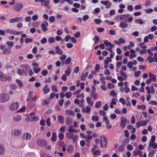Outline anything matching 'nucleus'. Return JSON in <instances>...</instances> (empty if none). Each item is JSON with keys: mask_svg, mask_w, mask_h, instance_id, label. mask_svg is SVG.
<instances>
[{"mask_svg": "<svg viewBox=\"0 0 157 157\" xmlns=\"http://www.w3.org/2000/svg\"><path fill=\"white\" fill-rule=\"evenodd\" d=\"M10 99V96L6 93L0 94V102L8 101Z\"/></svg>", "mask_w": 157, "mask_h": 157, "instance_id": "1", "label": "nucleus"}, {"mask_svg": "<svg viewBox=\"0 0 157 157\" xmlns=\"http://www.w3.org/2000/svg\"><path fill=\"white\" fill-rule=\"evenodd\" d=\"M107 139L105 136H103L100 137V145L101 147L103 148L106 147L107 145Z\"/></svg>", "mask_w": 157, "mask_h": 157, "instance_id": "2", "label": "nucleus"}, {"mask_svg": "<svg viewBox=\"0 0 157 157\" xmlns=\"http://www.w3.org/2000/svg\"><path fill=\"white\" fill-rule=\"evenodd\" d=\"M11 79V78L8 76H6L5 74L0 71V81L6 82L7 81H10Z\"/></svg>", "mask_w": 157, "mask_h": 157, "instance_id": "3", "label": "nucleus"}, {"mask_svg": "<svg viewBox=\"0 0 157 157\" xmlns=\"http://www.w3.org/2000/svg\"><path fill=\"white\" fill-rule=\"evenodd\" d=\"M23 6V4L21 2L17 3L13 6V9L16 11L19 12L22 8Z\"/></svg>", "mask_w": 157, "mask_h": 157, "instance_id": "4", "label": "nucleus"}, {"mask_svg": "<svg viewBox=\"0 0 157 157\" xmlns=\"http://www.w3.org/2000/svg\"><path fill=\"white\" fill-rule=\"evenodd\" d=\"M120 126L122 128H124L125 127V124L126 122H128V123H129V121H127V119L124 117H121Z\"/></svg>", "mask_w": 157, "mask_h": 157, "instance_id": "5", "label": "nucleus"}, {"mask_svg": "<svg viewBox=\"0 0 157 157\" xmlns=\"http://www.w3.org/2000/svg\"><path fill=\"white\" fill-rule=\"evenodd\" d=\"M19 104L17 102H14L10 106L9 109L11 110H15L19 108Z\"/></svg>", "mask_w": 157, "mask_h": 157, "instance_id": "6", "label": "nucleus"}, {"mask_svg": "<svg viewBox=\"0 0 157 157\" xmlns=\"http://www.w3.org/2000/svg\"><path fill=\"white\" fill-rule=\"evenodd\" d=\"M47 141L44 139H39L37 141V144L40 146L43 147L47 144Z\"/></svg>", "mask_w": 157, "mask_h": 157, "instance_id": "7", "label": "nucleus"}, {"mask_svg": "<svg viewBox=\"0 0 157 157\" xmlns=\"http://www.w3.org/2000/svg\"><path fill=\"white\" fill-rule=\"evenodd\" d=\"M33 66V69L36 73H38L40 70V69L38 67L39 65L36 63H34L32 64Z\"/></svg>", "mask_w": 157, "mask_h": 157, "instance_id": "8", "label": "nucleus"}, {"mask_svg": "<svg viewBox=\"0 0 157 157\" xmlns=\"http://www.w3.org/2000/svg\"><path fill=\"white\" fill-rule=\"evenodd\" d=\"M6 32L7 33H10L11 34H13L14 35H19L23 33L21 31H17L12 29H7Z\"/></svg>", "mask_w": 157, "mask_h": 157, "instance_id": "9", "label": "nucleus"}, {"mask_svg": "<svg viewBox=\"0 0 157 157\" xmlns=\"http://www.w3.org/2000/svg\"><path fill=\"white\" fill-rule=\"evenodd\" d=\"M22 20V18L21 17H16L14 18H12L9 21L10 22L13 23L15 22H20Z\"/></svg>", "mask_w": 157, "mask_h": 157, "instance_id": "10", "label": "nucleus"}, {"mask_svg": "<svg viewBox=\"0 0 157 157\" xmlns=\"http://www.w3.org/2000/svg\"><path fill=\"white\" fill-rule=\"evenodd\" d=\"M48 26V24L47 21H44L41 25V27L42 28V30L44 32H46L48 31L47 27Z\"/></svg>", "mask_w": 157, "mask_h": 157, "instance_id": "11", "label": "nucleus"}, {"mask_svg": "<svg viewBox=\"0 0 157 157\" xmlns=\"http://www.w3.org/2000/svg\"><path fill=\"white\" fill-rule=\"evenodd\" d=\"M31 134L28 132L24 133L23 135V139L26 140H30L31 138Z\"/></svg>", "mask_w": 157, "mask_h": 157, "instance_id": "12", "label": "nucleus"}, {"mask_svg": "<svg viewBox=\"0 0 157 157\" xmlns=\"http://www.w3.org/2000/svg\"><path fill=\"white\" fill-rule=\"evenodd\" d=\"M50 2V0H46L43 3H41L40 5L41 6L44 5L47 9H50L51 8Z\"/></svg>", "mask_w": 157, "mask_h": 157, "instance_id": "13", "label": "nucleus"}, {"mask_svg": "<svg viewBox=\"0 0 157 157\" xmlns=\"http://www.w3.org/2000/svg\"><path fill=\"white\" fill-rule=\"evenodd\" d=\"M74 149V147L72 145H70L67 147V151L68 153L71 154L73 152Z\"/></svg>", "mask_w": 157, "mask_h": 157, "instance_id": "14", "label": "nucleus"}, {"mask_svg": "<svg viewBox=\"0 0 157 157\" xmlns=\"http://www.w3.org/2000/svg\"><path fill=\"white\" fill-rule=\"evenodd\" d=\"M72 122V118L69 117H67L66 119L65 123L66 125H69L71 124Z\"/></svg>", "mask_w": 157, "mask_h": 157, "instance_id": "15", "label": "nucleus"}, {"mask_svg": "<svg viewBox=\"0 0 157 157\" xmlns=\"http://www.w3.org/2000/svg\"><path fill=\"white\" fill-rule=\"evenodd\" d=\"M48 85H46L43 88V91L44 94L48 93L50 90V89L48 87Z\"/></svg>", "mask_w": 157, "mask_h": 157, "instance_id": "16", "label": "nucleus"}, {"mask_svg": "<svg viewBox=\"0 0 157 157\" xmlns=\"http://www.w3.org/2000/svg\"><path fill=\"white\" fill-rule=\"evenodd\" d=\"M104 44L105 46L107 47L108 46L111 47H114V46L113 44H112L110 42L107 40H105L104 41Z\"/></svg>", "mask_w": 157, "mask_h": 157, "instance_id": "17", "label": "nucleus"}, {"mask_svg": "<svg viewBox=\"0 0 157 157\" xmlns=\"http://www.w3.org/2000/svg\"><path fill=\"white\" fill-rule=\"evenodd\" d=\"M68 130L69 132L71 133H78V131L74 129L73 126L70 125L68 127Z\"/></svg>", "mask_w": 157, "mask_h": 157, "instance_id": "18", "label": "nucleus"}, {"mask_svg": "<svg viewBox=\"0 0 157 157\" xmlns=\"http://www.w3.org/2000/svg\"><path fill=\"white\" fill-rule=\"evenodd\" d=\"M57 138V135L56 132H53L52 133L51 140L52 142H55L56 141Z\"/></svg>", "mask_w": 157, "mask_h": 157, "instance_id": "19", "label": "nucleus"}, {"mask_svg": "<svg viewBox=\"0 0 157 157\" xmlns=\"http://www.w3.org/2000/svg\"><path fill=\"white\" fill-rule=\"evenodd\" d=\"M55 50L56 53L59 55H62L63 54V51L59 48V46H56L55 48Z\"/></svg>", "mask_w": 157, "mask_h": 157, "instance_id": "20", "label": "nucleus"}, {"mask_svg": "<svg viewBox=\"0 0 157 157\" xmlns=\"http://www.w3.org/2000/svg\"><path fill=\"white\" fill-rule=\"evenodd\" d=\"M71 71V69L70 67L68 66L67 68V69L64 71L65 73H66V75L68 76H69Z\"/></svg>", "mask_w": 157, "mask_h": 157, "instance_id": "21", "label": "nucleus"}, {"mask_svg": "<svg viewBox=\"0 0 157 157\" xmlns=\"http://www.w3.org/2000/svg\"><path fill=\"white\" fill-rule=\"evenodd\" d=\"M65 113L67 115L74 116L75 115V112L72 110H67L65 111Z\"/></svg>", "mask_w": 157, "mask_h": 157, "instance_id": "22", "label": "nucleus"}, {"mask_svg": "<svg viewBox=\"0 0 157 157\" xmlns=\"http://www.w3.org/2000/svg\"><path fill=\"white\" fill-rule=\"evenodd\" d=\"M149 78L153 80L154 82H155L156 81V77L155 75L152 74L150 73H149Z\"/></svg>", "mask_w": 157, "mask_h": 157, "instance_id": "23", "label": "nucleus"}, {"mask_svg": "<svg viewBox=\"0 0 157 157\" xmlns=\"http://www.w3.org/2000/svg\"><path fill=\"white\" fill-rule=\"evenodd\" d=\"M88 74V72H86L85 74H82V75L81 76V80L83 81H85V78L87 77Z\"/></svg>", "mask_w": 157, "mask_h": 157, "instance_id": "24", "label": "nucleus"}, {"mask_svg": "<svg viewBox=\"0 0 157 157\" xmlns=\"http://www.w3.org/2000/svg\"><path fill=\"white\" fill-rule=\"evenodd\" d=\"M21 133V131L19 129H15L14 131V135L16 136H18Z\"/></svg>", "mask_w": 157, "mask_h": 157, "instance_id": "25", "label": "nucleus"}, {"mask_svg": "<svg viewBox=\"0 0 157 157\" xmlns=\"http://www.w3.org/2000/svg\"><path fill=\"white\" fill-rule=\"evenodd\" d=\"M21 115H17L13 117V119L15 121H18L21 120Z\"/></svg>", "mask_w": 157, "mask_h": 157, "instance_id": "26", "label": "nucleus"}, {"mask_svg": "<svg viewBox=\"0 0 157 157\" xmlns=\"http://www.w3.org/2000/svg\"><path fill=\"white\" fill-rule=\"evenodd\" d=\"M58 119L59 122L61 124H62L64 122V118L61 115H59L58 116Z\"/></svg>", "mask_w": 157, "mask_h": 157, "instance_id": "27", "label": "nucleus"}, {"mask_svg": "<svg viewBox=\"0 0 157 157\" xmlns=\"http://www.w3.org/2000/svg\"><path fill=\"white\" fill-rule=\"evenodd\" d=\"M91 110V109L88 106H86V109L85 108L82 109V111L83 113L86 112L87 113H89L90 112Z\"/></svg>", "mask_w": 157, "mask_h": 157, "instance_id": "28", "label": "nucleus"}, {"mask_svg": "<svg viewBox=\"0 0 157 157\" xmlns=\"http://www.w3.org/2000/svg\"><path fill=\"white\" fill-rule=\"evenodd\" d=\"M128 24L125 22H121L120 23L119 26L121 28L124 29L128 27Z\"/></svg>", "mask_w": 157, "mask_h": 157, "instance_id": "29", "label": "nucleus"}, {"mask_svg": "<svg viewBox=\"0 0 157 157\" xmlns=\"http://www.w3.org/2000/svg\"><path fill=\"white\" fill-rule=\"evenodd\" d=\"M30 118V119L29 120L27 119V121L30 120L31 121H36L38 120V117L36 116H32Z\"/></svg>", "mask_w": 157, "mask_h": 157, "instance_id": "30", "label": "nucleus"}, {"mask_svg": "<svg viewBox=\"0 0 157 157\" xmlns=\"http://www.w3.org/2000/svg\"><path fill=\"white\" fill-rule=\"evenodd\" d=\"M137 108L138 109H141L143 110H145L146 109V106L144 105H138L137 106Z\"/></svg>", "mask_w": 157, "mask_h": 157, "instance_id": "31", "label": "nucleus"}, {"mask_svg": "<svg viewBox=\"0 0 157 157\" xmlns=\"http://www.w3.org/2000/svg\"><path fill=\"white\" fill-rule=\"evenodd\" d=\"M60 146L62 147V150L63 152H65L66 151V145L64 144L63 142H61L60 143Z\"/></svg>", "mask_w": 157, "mask_h": 157, "instance_id": "32", "label": "nucleus"}, {"mask_svg": "<svg viewBox=\"0 0 157 157\" xmlns=\"http://www.w3.org/2000/svg\"><path fill=\"white\" fill-rule=\"evenodd\" d=\"M48 41L49 44H52L55 41V40L54 37H50L48 39Z\"/></svg>", "mask_w": 157, "mask_h": 157, "instance_id": "33", "label": "nucleus"}, {"mask_svg": "<svg viewBox=\"0 0 157 157\" xmlns=\"http://www.w3.org/2000/svg\"><path fill=\"white\" fill-rule=\"evenodd\" d=\"M5 151V149L4 147L2 145H0V155L4 154Z\"/></svg>", "mask_w": 157, "mask_h": 157, "instance_id": "34", "label": "nucleus"}, {"mask_svg": "<svg viewBox=\"0 0 157 157\" xmlns=\"http://www.w3.org/2000/svg\"><path fill=\"white\" fill-rule=\"evenodd\" d=\"M120 73L122 76L125 79H127V75H126L125 72H124L122 70H120Z\"/></svg>", "mask_w": 157, "mask_h": 157, "instance_id": "35", "label": "nucleus"}, {"mask_svg": "<svg viewBox=\"0 0 157 157\" xmlns=\"http://www.w3.org/2000/svg\"><path fill=\"white\" fill-rule=\"evenodd\" d=\"M151 147L153 149H156L157 148V144H156L152 143L150 142L149 144V147Z\"/></svg>", "mask_w": 157, "mask_h": 157, "instance_id": "36", "label": "nucleus"}, {"mask_svg": "<svg viewBox=\"0 0 157 157\" xmlns=\"http://www.w3.org/2000/svg\"><path fill=\"white\" fill-rule=\"evenodd\" d=\"M95 70L93 71H91V74L93 75H95L96 74V71H98V64H97L95 67Z\"/></svg>", "mask_w": 157, "mask_h": 157, "instance_id": "37", "label": "nucleus"}, {"mask_svg": "<svg viewBox=\"0 0 157 157\" xmlns=\"http://www.w3.org/2000/svg\"><path fill=\"white\" fill-rule=\"evenodd\" d=\"M115 19L117 21H121L123 20V14L116 16Z\"/></svg>", "mask_w": 157, "mask_h": 157, "instance_id": "38", "label": "nucleus"}, {"mask_svg": "<svg viewBox=\"0 0 157 157\" xmlns=\"http://www.w3.org/2000/svg\"><path fill=\"white\" fill-rule=\"evenodd\" d=\"M10 49L5 48L3 50L2 53L3 54H7L10 52Z\"/></svg>", "mask_w": 157, "mask_h": 157, "instance_id": "39", "label": "nucleus"}, {"mask_svg": "<svg viewBox=\"0 0 157 157\" xmlns=\"http://www.w3.org/2000/svg\"><path fill=\"white\" fill-rule=\"evenodd\" d=\"M66 136L68 139H71L73 138V136H74V135L69 132H67L66 134Z\"/></svg>", "mask_w": 157, "mask_h": 157, "instance_id": "40", "label": "nucleus"}, {"mask_svg": "<svg viewBox=\"0 0 157 157\" xmlns=\"http://www.w3.org/2000/svg\"><path fill=\"white\" fill-rule=\"evenodd\" d=\"M110 96H112L113 97H117V93L115 92L114 90H112L111 91L110 93Z\"/></svg>", "mask_w": 157, "mask_h": 157, "instance_id": "41", "label": "nucleus"}, {"mask_svg": "<svg viewBox=\"0 0 157 157\" xmlns=\"http://www.w3.org/2000/svg\"><path fill=\"white\" fill-rule=\"evenodd\" d=\"M91 98L90 97H88L86 98V100L87 103L91 105H92L93 104V102H91L90 101Z\"/></svg>", "mask_w": 157, "mask_h": 157, "instance_id": "42", "label": "nucleus"}, {"mask_svg": "<svg viewBox=\"0 0 157 157\" xmlns=\"http://www.w3.org/2000/svg\"><path fill=\"white\" fill-rule=\"evenodd\" d=\"M72 96V94L70 92H67L65 94L66 97L68 99L70 98Z\"/></svg>", "mask_w": 157, "mask_h": 157, "instance_id": "43", "label": "nucleus"}, {"mask_svg": "<svg viewBox=\"0 0 157 157\" xmlns=\"http://www.w3.org/2000/svg\"><path fill=\"white\" fill-rule=\"evenodd\" d=\"M130 15L128 14H123V20L126 21L127 19L129 17Z\"/></svg>", "mask_w": 157, "mask_h": 157, "instance_id": "44", "label": "nucleus"}, {"mask_svg": "<svg viewBox=\"0 0 157 157\" xmlns=\"http://www.w3.org/2000/svg\"><path fill=\"white\" fill-rule=\"evenodd\" d=\"M144 43H141L139 44V46L142 49H145L147 48V47L146 45H144Z\"/></svg>", "mask_w": 157, "mask_h": 157, "instance_id": "45", "label": "nucleus"}, {"mask_svg": "<svg viewBox=\"0 0 157 157\" xmlns=\"http://www.w3.org/2000/svg\"><path fill=\"white\" fill-rule=\"evenodd\" d=\"M155 150H152L150 151L148 154L149 157H153L155 154Z\"/></svg>", "mask_w": 157, "mask_h": 157, "instance_id": "46", "label": "nucleus"}, {"mask_svg": "<svg viewBox=\"0 0 157 157\" xmlns=\"http://www.w3.org/2000/svg\"><path fill=\"white\" fill-rule=\"evenodd\" d=\"M102 83L103 84V85H101V88L103 90H106V86L105 85V81H103L102 82Z\"/></svg>", "mask_w": 157, "mask_h": 157, "instance_id": "47", "label": "nucleus"}, {"mask_svg": "<svg viewBox=\"0 0 157 157\" xmlns=\"http://www.w3.org/2000/svg\"><path fill=\"white\" fill-rule=\"evenodd\" d=\"M52 89L53 91L55 92H57L58 91L57 88L56 86L54 85H53L52 86Z\"/></svg>", "mask_w": 157, "mask_h": 157, "instance_id": "48", "label": "nucleus"}, {"mask_svg": "<svg viewBox=\"0 0 157 157\" xmlns=\"http://www.w3.org/2000/svg\"><path fill=\"white\" fill-rule=\"evenodd\" d=\"M152 57V56H148L147 57V59L148 62L150 63H152L154 61V59Z\"/></svg>", "mask_w": 157, "mask_h": 157, "instance_id": "49", "label": "nucleus"}, {"mask_svg": "<svg viewBox=\"0 0 157 157\" xmlns=\"http://www.w3.org/2000/svg\"><path fill=\"white\" fill-rule=\"evenodd\" d=\"M144 10L147 13H151L153 12V10L152 9H145Z\"/></svg>", "mask_w": 157, "mask_h": 157, "instance_id": "50", "label": "nucleus"}, {"mask_svg": "<svg viewBox=\"0 0 157 157\" xmlns=\"http://www.w3.org/2000/svg\"><path fill=\"white\" fill-rule=\"evenodd\" d=\"M124 148L123 145H121L119 147L118 150L120 152L124 151Z\"/></svg>", "mask_w": 157, "mask_h": 157, "instance_id": "51", "label": "nucleus"}, {"mask_svg": "<svg viewBox=\"0 0 157 157\" xmlns=\"http://www.w3.org/2000/svg\"><path fill=\"white\" fill-rule=\"evenodd\" d=\"M135 22L136 23H139L140 24H142L143 22L142 19H136L135 20Z\"/></svg>", "mask_w": 157, "mask_h": 157, "instance_id": "52", "label": "nucleus"}, {"mask_svg": "<svg viewBox=\"0 0 157 157\" xmlns=\"http://www.w3.org/2000/svg\"><path fill=\"white\" fill-rule=\"evenodd\" d=\"M103 120L105 122V123L107 125L109 124V121L107 117H104L103 118Z\"/></svg>", "mask_w": 157, "mask_h": 157, "instance_id": "53", "label": "nucleus"}, {"mask_svg": "<svg viewBox=\"0 0 157 157\" xmlns=\"http://www.w3.org/2000/svg\"><path fill=\"white\" fill-rule=\"evenodd\" d=\"M33 41L32 39L30 38H27L25 40V42L27 44H28L30 42H32Z\"/></svg>", "mask_w": 157, "mask_h": 157, "instance_id": "54", "label": "nucleus"}, {"mask_svg": "<svg viewBox=\"0 0 157 157\" xmlns=\"http://www.w3.org/2000/svg\"><path fill=\"white\" fill-rule=\"evenodd\" d=\"M66 127L65 126H62L60 128V131L62 132H65L66 131Z\"/></svg>", "mask_w": 157, "mask_h": 157, "instance_id": "55", "label": "nucleus"}, {"mask_svg": "<svg viewBox=\"0 0 157 157\" xmlns=\"http://www.w3.org/2000/svg\"><path fill=\"white\" fill-rule=\"evenodd\" d=\"M71 37L70 35L66 36L65 37L64 40L66 42L68 41L70 39H71Z\"/></svg>", "mask_w": 157, "mask_h": 157, "instance_id": "56", "label": "nucleus"}, {"mask_svg": "<svg viewBox=\"0 0 157 157\" xmlns=\"http://www.w3.org/2000/svg\"><path fill=\"white\" fill-rule=\"evenodd\" d=\"M7 44L9 46L12 47L13 46L14 44L13 42L7 41L6 42Z\"/></svg>", "mask_w": 157, "mask_h": 157, "instance_id": "57", "label": "nucleus"}, {"mask_svg": "<svg viewBox=\"0 0 157 157\" xmlns=\"http://www.w3.org/2000/svg\"><path fill=\"white\" fill-rule=\"evenodd\" d=\"M84 97V95L83 93H81L80 95H77L76 96V98H83Z\"/></svg>", "mask_w": 157, "mask_h": 157, "instance_id": "58", "label": "nucleus"}, {"mask_svg": "<svg viewBox=\"0 0 157 157\" xmlns=\"http://www.w3.org/2000/svg\"><path fill=\"white\" fill-rule=\"evenodd\" d=\"M133 65L132 62L131 61L129 62L127 64V66L129 68L131 69Z\"/></svg>", "mask_w": 157, "mask_h": 157, "instance_id": "59", "label": "nucleus"}, {"mask_svg": "<svg viewBox=\"0 0 157 157\" xmlns=\"http://www.w3.org/2000/svg\"><path fill=\"white\" fill-rule=\"evenodd\" d=\"M58 137L59 139L61 140H62L64 139V134L63 133H60L59 135H58Z\"/></svg>", "mask_w": 157, "mask_h": 157, "instance_id": "60", "label": "nucleus"}, {"mask_svg": "<svg viewBox=\"0 0 157 157\" xmlns=\"http://www.w3.org/2000/svg\"><path fill=\"white\" fill-rule=\"evenodd\" d=\"M91 119L93 121H98V116H93Z\"/></svg>", "mask_w": 157, "mask_h": 157, "instance_id": "61", "label": "nucleus"}, {"mask_svg": "<svg viewBox=\"0 0 157 157\" xmlns=\"http://www.w3.org/2000/svg\"><path fill=\"white\" fill-rule=\"evenodd\" d=\"M55 20V18L54 16H51L49 18V21L51 22H53Z\"/></svg>", "mask_w": 157, "mask_h": 157, "instance_id": "62", "label": "nucleus"}, {"mask_svg": "<svg viewBox=\"0 0 157 157\" xmlns=\"http://www.w3.org/2000/svg\"><path fill=\"white\" fill-rule=\"evenodd\" d=\"M71 103V101L69 100H68L67 101H66L64 103V105L65 106V108H66Z\"/></svg>", "mask_w": 157, "mask_h": 157, "instance_id": "63", "label": "nucleus"}, {"mask_svg": "<svg viewBox=\"0 0 157 157\" xmlns=\"http://www.w3.org/2000/svg\"><path fill=\"white\" fill-rule=\"evenodd\" d=\"M66 74H64L62 76V79L63 81H66L67 80V77Z\"/></svg>", "mask_w": 157, "mask_h": 157, "instance_id": "64", "label": "nucleus"}]
</instances>
